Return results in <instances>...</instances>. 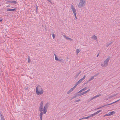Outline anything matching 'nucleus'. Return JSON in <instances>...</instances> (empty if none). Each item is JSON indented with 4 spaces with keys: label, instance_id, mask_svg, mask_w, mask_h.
<instances>
[{
    "label": "nucleus",
    "instance_id": "nucleus-1",
    "mask_svg": "<svg viewBox=\"0 0 120 120\" xmlns=\"http://www.w3.org/2000/svg\"><path fill=\"white\" fill-rule=\"evenodd\" d=\"M44 91L42 87L40 85H38L36 88V93L38 95H41L43 94Z\"/></svg>",
    "mask_w": 120,
    "mask_h": 120
},
{
    "label": "nucleus",
    "instance_id": "nucleus-2",
    "mask_svg": "<svg viewBox=\"0 0 120 120\" xmlns=\"http://www.w3.org/2000/svg\"><path fill=\"white\" fill-rule=\"evenodd\" d=\"M111 57L110 56H108L106 59L105 60L103 63H101L100 65L102 68H105L107 67L108 65V63L109 62Z\"/></svg>",
    "mask_w": 120,
    "mask_h": 120
},
{
    "label": "nucleus",
    "instance_id": "nucleus-3",
    "mask_svg": "<svg viewBox=\"0 0 120 120\" xmlns=\"http://www.w3.org/2000/svg\"><path fill=\"white\" fill-rule=\"evenodd\" d=\"M86 2V1L85 0H80L78 5V7L81 8L84 7L85 6Z\"/></svg>",
    "mask_w": 120,
    "mask_h": 120
},
{
    "label": "nucleus",
    "instance_id": "nucleus-4",
    "mask_svg": "<svg viewBox=\"0 0 120 120\" xmlns=\"http://www.w3.org/2000/svg\"><path fill=\"white\" fill-rule=\"evenodd\" d=\"M102 111L101 110H99L97 112L94 113L93 114H92L90 115L89 116L87 117V119H88L89 118L93 116H94L95 115H96V114L100 112H101Z\"/></svg>",
    "mask_w": 120,
    "mask_h": 120
},
{
    "label": "nucleus",
    "instance_id": "nucleus-5",
    "mask_svg": "<svg viewBox=\"0 0 120 120\" xmlns=\"http://www.w3.org/2000/svg\"><path fill=\"white\" fill-rule=\"evenodd\" d=\"M86 77V76L85 75H84L83 77L80 79L78 82H77L75 85L77 86V85L80 83L82 80H83L85 79Z\"/></svg>",
    "mask_w": 120,
    "mask_h": 120
},
{
    "label": "nucleus",
    "instance_id": "nucleus-6",
    "mask_svg": "<svg viewBox=\"0 0 120 120\" xmlns=\"http://www.w3.org/2000/svg\"><path fill=\"white\" fill-rule=\"evenodd\" d=\"M44 104V102L43 101H41L40 102V106L39 108V110L40 111H42V109H43V105Z\"/></svg>",
    "mask_w": 120,
    "mask_h": 120
},
{
    "label": "nucleus",
    "instance_id": "nucleus-7",
    "mask_svg": "<svg viewBox=\"0 0 120 120\" xmlns=\"http://www.w3.org/2000/svg\"><path fill=\"white\" fill-rule=\"evenodd\" d=\"M42 111H40L41 112L40 113V114L41 113H42V117L43 113L44 114H45L47 112V109L44 108H43V109H42Z\"/></svg>",
    "mask_w": 120,
    "mask_h": 120
},
{
    "label": "nucleus",
    "instance_id": "nucleus-8",
    "mask_svg": "<svg viewBox=\"0 0 120 120\" xmlns=\"http://www.w3.org/2000/svg\"><path fill=\"white\" fill-rule=\"evenodd\" d=\"M115 112L114 111H112V112H109L108 114L105 115L104 116H110L111 115H113L115 114Z\"/></svg>",
    "mask_w": 120,
    "mask_h": 120
},
{
    "label": "nucleus",
    "instance_id": "nucleus-9",
    "mask_svg": "<svg viewBox=\"0 0 120 120\" xmlns=\"http://www.w3.org/2000/svg\"><path fill=\"white\" fill-rule=\"evenodd\" d=\"M71 8L74 14L76 13V9L75 7L72 5H71Z\"/></svg>",
    "mask_w": 120,
    "mask_h": 120
},
{
    "label": "nucleus",
    "instance_id": "nucleus-10",
    "mask_svg": "<svg viewBox=\"0 0 120 120\" xmlns=\"http://www.w3.org/2000/svg\"><path fill=\"white\" fill-rule=\"evenodd\" d=\"M76 86H77L75 85L73 87L71 88L70 90L67 92V94H68L70 93L73 91V90L76 87Z\"/></svg>",
    "mask_w": 120,
    "mask_h": 120
},
{
    "label": "nucleus",
    "instance_id": "nucleus-11",
    "mask_svg": "<svg viewBox=\"0 0 120 120\" xmlns=\"http://www.w3.org/2000/svg\"><path fill=\"white\" fill-rule=\"evenodd\" d=\"M120 100L119 99V100H117V101H115V102H113L112 103H111L110 104H107V105H105L104 106H102V107H104V106H107V105H112V104H113L114 103H115L116 102L118 101H119ZM101 107H101L100 108H98L97 109H100V108H101Z\"/></svg>",
    "mask_w": 120,
    "mask_h": 120
},
{
    "label": "nucleus",
    "instance_id": "nucleus-12",
    "mask_svg": "<svg viewBox=\"0 0 120 120\" xmlns=\"http://www.w3.org/2000/svg\"><path fill=\"white\" fill-rule=\"evenodd\" d=\"M91 38L93 40L97 41V38L96 36L95 35H93L91 37Z\"/></svg>",
    "mask_w": 120,
    "mask_h": 120
},
{
    "label": "nucleus",
    "instance_id": "nucleus-13",
    "mask_svg": "<svg viewBox=\"0 0 120 120\" xmlns=\"http://www.w3.org/2000/svg\"><path fill=\"white\" fill-rule=\"evenodd\" d=\"M63 36L66 39L68 40L71 41H72L73 40L71 38L67 37L65 35H63Z\"/></svg>",
    "mask_w": 120,
    "mask_h": 120
},
{
    "label": "nucleus",
    "instance_id": "nucleus-14",
    "mask_svg": "<svg viewBox=\"0 0 120 120\" xmlns=\"http://www.w3.org/2000/svg\"><path fill=\"white\" fill-rule=\"evenodd\" d=\"M55 56V59L56 61H61L62 60V59H58L56 55L55 54H54Z\"/></svg>",
    "mask_w": 120,
    "mask_h": 120
},
{
    "label": "nucleus",
    "instance_id": "nucleus-15",
    "mask_svg": "<svg viewBox=\"0 0 120 120\" xmlns=\"http://www.w3.org/2000/svg\"><path fill=\"white\" fill-rule=\"evenodd\" d=\"M49 105V104L48 103H47L45 104L44 108L47 109Z\"/></svg>",
    "mask_w": 120,
    "mask_h": 120
},
{
    "label": "nucleus",
    "instance_id": "nucleus-16",
    "mask_svg": "<svg viewBox=\"0 0 120 120\" xmlns=\"http://www.w3.org/2000/svg\"><path fill=\"white\" fill-rule=\"evenodd\" d=\"M87 89V88L86 87H85L84 88L82 89L81 90H80L78 92V93H81L82 92H83L84 91L86 90Z\"/></svg>",
    "mask_w": 120,
    "mask_h": 120
},
{
    "label": "nucleus",
    "instance_id": "nucleus-17",
    "mask_svg": "<svg viewBox=\"0 0 120 120\" xmlns=\"http://www.w3.org/2000/svg\"><path fill=\"white\" fill-rule=\"evenodd\" d=\"M94 79V76H92L88 81L87 83H88L89 82L91 81V80L93 79Z\"/></svg>",
    "mask_w": 120,
    "mask_h": 120
},
{
    "label": "nucleus",
    "instance_id": "nucleus-18",
    "mask_svg": "<svg viewBox=\"0 0 120 120\" xmlns=\"http://www.w3.org/2000/svg\"><path fill=\"white\" fill-rule=\"evenodd\" d=\"M16 10V9L14 8L13 9H8L7 10V11H14Z\"/></svg>",
    "mask_w": 120,
    "mask_h": 120
},
{
    "label": "nucleus",
    "instance_id": "nucleus-19",
    "mask_svg": "<svg viewBox=\"0 0 120 120\" xmlns=\"http://www.w3.org/2000/svg\"><path fill=\"white\" fill-rule=\"evenodd\" d=\"M80 51V50L79 49H77L76 50V52L77 55H78Z\"/></svg>",
    "mask_w": 120,
    "mask_h": 120
},
{
    "label": "nucleus",
    "instance_id": "nucleus-20",
    "mask_svg": "<svg viewBox=\"0 0 120 120\" xmlns=\"http://www.w3.org/2000/svg\"><path fill=\"white\" fill-rule=\"evenodd\" d=\"M0 117H1V120H5V119H4V116H3L2 115V114H1V113H0Z\"/></svg>",
    "mask_w": 120,
    "mask_h": 120
},
{
    "label": "nucleus",
    "instance_id": "nucleus-21",
    "mask_svg": "<svg viewBox=\"0 0 120 120\" xmlns=\"http://www.w3.org/2000/svg\"><path fill=\"white\" fill-rule=\"evenodd\" d=\"M87 119V117H84L82 118H81L79 119V120H83L84 119Z\"/></svg>",
    "mask_w": 120,
    "mask_h": 120
},
{
    "label": "nucleus",
    "instance_id": "nucleus-22",
    "mask_svg": "<svg viewBox=\"0 0 120 120\" xmlns=\"http://www.w3.org/2000/svg\"><path fill=\"white\" fill-rule=\"evenodd\" d=\"M40 120H42V113H41L40 114Z\"/></svg>",
    "mask_w": 120,
    "mask_h": 120
},
{
    "label": "nucleus",
    "instance_id": "nucleus-23",
    "mask_svg": "<svg viewBox=\"0 0 120 120\" xmlns=\"http://www.w3.org/2000/svg\"><path fill=\"white\" fill-rule=\"evenodd\" d=\"M81 100L80 99L77 100L75 101V102H78L80 101Z\"/></svg>",
    "mask_w": 120,
    "mask_h": 120
},
{
    "label": "nucleus",
    "instance_id": "nucleus-24",
    "mask_svg": "<svg viewBox=\"0 0 120 120\" xmlns=\"http://www.w3.org/2000/svg\"><path fill=\"white\" fill-rule=\"evenodd\" d=\"M81 71H79V72L78 73V74H77V76H78V75H79L80 73H81Z\"/></svg>",
    "mask_w": 120,
    "mask_h": 120
},
{
    "label": "nucleus",
    "instance_id": "nucleus-25",
    "mask_svg": "<svg viewBox=\"0 0 120 120\" xmlns=\"http://www.w3.org/2000/svg\"><path fill=\"white\" fill-rule=\"evenodd\" d=\"M101 95L100 94H99V95H97L95 96V97L96 98H97V97H99Z\"/></svg>",
    "mask_w": 120,
    "mask_h": 120
},
{
    "label": "nucleus",
    "instance_id": "nucleus-26",
    "mask_svg": "<svg viewBox=\"0 0 120 120\" xmlns=\"http://www.w3.org/2000/svg\"><path fill=\"white\" fill-rule=\"evenodd\" d=\"M10 2L16 4V2L15 1H13L11 2Z\"/></svg>",
    "mask_w": 120,
    "mask_h": 120
},
{
    "label": "nucleus",
    "instance_id": "nucleus-27",
    "mask_svg": "<svg viewBox=\"0 0 120 120\" xmlns=\"http://www.w3.org/2000/svg\"><path fill=\"white\" fill-rule=\"evenodd\" d=\"M52 37L53 39H54L55 38V35H54V34H52Z\"/></svg>",
    "mask_w": 120,
    "mask_h": 120
},
{
    "label": "nucleus",
    "instance_id": "nucleus-28",
    "mask_svg": "<svg viewBox=\"0 0 120 120\" xmlns=\"http://www.w3.org/2000/svg\"><path fill=\"white\" fill-rule=\"evenodd\" d=\"M74 14L75 17V19H77V17L76 16V13Z\"/></svg>",
    "mask_w": 120,
    "mask_h": 120
},
{
    "label": "nucleus",
    "instance_id": "nucleus-29",
    "mask_svg": "<svg viewBox=\"0 0 120 120\" xmlns=\"http://www.w3.org/2000/svg\"><path fill=\"white\" fill-rule=\"evenodd\" d=\"M95 98V96H94V97H93L92 98H91L90 100V101H91L92 100H93V99H94Z\"/></svg>",
    "mask_w": 120,
    "mask_h": 120
},
{
    "label": "nucleus",
    "instance_id": "nucleus-30",
    "mask_svg": "<svg viewBox=\"0 0 120 120\" xmlns=\"http://www.w3.org/2000/svg\"><path fill=\"white\" fill-rule=\"evenodd\" d=\"M84 95L83 93V92H82L81 93H80V94H79V96H81L82 95Z\"/></svg>",
    "mask_w": 120,
    "mask_h": 120
},
{
    "label": "nucleus",
    "instance_id": "nucleus-31",
    "mask_svg": "<svg viewBox=\"0 0 120 120\" xmlns=\"http://www.w3.org/2000/svg\"><path fill=\"white\" fill-rule=\"evenodd\" d=\"M28 62L29 63L30 62V59L29 57L28 58Z\"/></svg>",
    "mask_w": 120,
    "mask_h": 120
},
{
    "label": "nucleus",
    "instance_id": "nucleus-32",
    "mask_svg": "<svg viewBox=\"0 0 120 120\" xmlns=\"http://www.w3.org/2000/svg\"><path fill=\"white\" fill-rule=\"evenodd\" d=\"M113 96H112V95L110 96L109 97V98L110 99V98H112V97H113Z\"/></svg>",
    "mask_w": 120,
    "mask_h": 120
},
{
    "label": "nucleus",
    "instance_id": "nucleus-33",
    "mask_svg": "<svg viewBox=\"0 0 120 120\" xmlns=\"http://www.w3.org/2000/svg\"><path fill=\"white\" fill-rule=\"evenodd\" d=\"M77 97V95H75V96H74L73 97H72V99H74L76 97Z\"/></svg>",
    "mask_w": 120,
    "mask_h": 120
},
{
    "label": "nucleus",
    "instance_id": "nucleus-34",
    "mask_svg": "<svg viewBox=\"0 0 120 120\" xmlns=\"http://www.w3.org/2000/svg\"><path fill=\"white\" fill-rule=\"evenodd\" d=\"M90 89H89L88 90H87V91H86V93H87V92H88L89 91H90Z\"/></svg>",
    "mask_w": 120,
    "mask_h": 120
},
{
    "label": "nucleus",
    "instance_id": "nucleus-35",
    "mask_svg": "<svg viewBox=\"0 0 120 120\" xmlns=\"http://www.w3.org/2000/svg\"><path fill=\"white\" fill-rule=\"evenodd\" d=\"M83 93L84 94H85L86 93V91L83 92Z\"/></svg>",
    "mask_w": 120,
    "mask_h": 120
},
{
    "label": "nucleus",
    "instance_id": "nucleus-36",
    "mask_svg": "<svg viewBox=\"0 0 120 120\" xmlns=\"http://www.w3.org/2000/svg\"><path fill=\"white\" fill-rule=\"evenodd\" d=\"M48 1H49L50 3H51L50 0H47Z\"/></svg>",
    "mask_w": 120,
    "mask_h": 120
},
{
    "label": "nucleus",
    "instance_id": "nucleus-37",
    "mask_svg": "<svg viewBox=\"0 0 120 120\" xmlns=\"http://www.w3.org/2000/svg\"><path fill=\"white\" fill-rule=\"evenodd\" d=\"M38 9V8L37 6V8H36V9H37V10Z\"/></svg>",
    "mask_w": 120,
    "mask_h": 120
},
{
    "label": "nucleus",
    "instance_id": "nucleus-38",
    "mask_svg": "<svg viewBox=\"0 0 120 120\" xmlns=\"http://www.w3.org/2000/svg\"><path fill=\"white\" fill-rule=\"evenodd\" d=\"M2 21V20H0V22H1Z\"/></svg>",
    "mask_w": 120,
    "mask_h": 120
},
{
    "label": "nucleus",
    "instance_id": "nucleus-39",
    "mask_svg": "<svg viewBox=\"0 0 120 120\" xmlns=\"http://www.w3.org/2000/svg\"><path fill=\"white\" fill-rule=\"evenodd\" d=\"M98 55H99V54H98V55H97V57H98Z\"/></svg>",
    "mask_w": 120,
    "mask_h": 120
}]
</instances>
